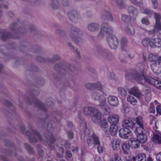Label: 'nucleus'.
I'll list each match as a JSON object with an SVG mask.
<instances>
[{"mask_svg": "<svg viewBox=\"0 0 161 161\" xmlns=\"http://www.w3.org/2000/svg\"><path fill=\"white\" fill-rule=\"evenodd\" d=\"M146 155L143 153H139L136 157L133 158V160L134 161H146Z\"/></svg>", "mask_w": 161, "mask_h": 161, "instance_id": "4be33fe9", "label": "nucleus"}, {"mask_svg": "<svg viewBox=\"0 0 161 161\" xmlns=\"http://www.w3.org/2000/svg\"><path fill=\"white\" fill-rule=\"evenodd\" d=\"M72 155L71 152L69 151H67L65 153V158L67 160H68V158H69L72 157Z\"/></svg>", "mask_w": 161, "mask_h": 161, "instance_id": "864d4df0", "label": "nucleus"}, {"mask_svg": "<svg viewBox=\"0 0 161 161\" xmlns=\"http://www.w3.org/2000/svg\"><path fill=\"white\" fill-rule=\"evenodd\" d=\"M135 124L132 120L126 119L122 122V126L126 128L133 129L135 126Z\"/></svg>", "mask_w": 161, "mask_h": 161, "instance_id": "a211bd4d", "label": "nucleus"}, {"mask_svg": "<svg viewBox=\"0 0 161 161\" xmlns=\"http://www.w3.org/2000/svg\"><path fill=\"white\" fill-rule=\"evenodd\" d=\"M156 110L158 113L161 114V105L157 106L156 108Z\"/></svg>", "mask_w": 161, "mask_h": 161, "instance_id": "680f3d73", "label": "nucleus"}, {"mask_svg": "<svg viewBox=\"0 0 161 161\" xmlns=\"http://www.w3.org/2000/svg\"><path fill=\"white\" fill-rule=\"evenodd\" d=\"M136 122L138 126H144L143 120L141 116H138L135 119Z\"/></svg>", "mask_w": 161, "mask_h": 161, "instance_id": "72a5a7b5", "label": "nucleus"}, {"mask_svg": "<svg viewBox=\"0 0 161 161\" xmlns=\"http://www.w3.org/2000/svg\"><path fill=\"white\" fill-rule=\"evenodd\" d=\"M26 146L27 147V150L30 153H32V150L31 147L28 144H25Z\"/></svg>", "mask_w": 161, "mask_h": 161, "instance_id": "052dcab7", "label": "nucleus"}, {"mask_svg": "<svg viewBox=\"0 0 161 161\" xmlns=\"http://www.w3.org/2000/svg\"><path fill=\"white\" fill-rule=\"evenodd\" d=\"M129 143L130 146L132 148L134 149L138 148L140 145V142L137 138L132 137L129 138Z\"/></svg>", "mask_w": 161, "mask_h": 161, "instance_id": "4468645a", "label": "nucleus"}, {"mask_svg": "<svg viewBox=\"0 0 161 161\" xmlns=\"http://www.w3.org/2000/svg\"><path fill=\"white\" fill-rule=\"evenodd\" d=\"M118 91L120 94L122 96H125L127 94L126 90L123 88H119L118 89Z\"/></svg>", "mask_w": 161, "mask_h": 161, "instance_id": "de8ad7c7", "label": "nucleus"}, {"mask_svg": "<svg viewBox=\"0 0 161 161\" xmlns=\"http://www.w3.org/2000/svg\"><path fill=\"white\" fill-rule=\"evenodd\" d=\"M145 131L144 126H139V127H137L135 131L136 134L137 135L143 134Z\"/></svg>", "mask_w": 161, "mask_h": 161, "instance_id": "c756f323", "label": "nucleus"}, {"mask_svg": "<svg viewBox=\"0 0 161 161\" xmlns=\"http://www.w3.org/2000/svg\"><path fill=\"white\" fill-rule=\"evenodd\" d=\"M125 30L126 33L129 35H134L135 31L133 26L130 25H129L125 28Z\"/></svg>", "mask_w": 161, "mask_h": 161, "instance_id": "a878e982", "label": "nucleus"}, {"mask_svg": "<svg viewBox=\"0 0 161 161\" xmlns=\"http://www.w3.org/2000/svg\"><path fill=\"white\" fill-rule=\"evenodd\" d=\"M142 13L149 17H151L153 14V11L149 9L145 8L142 11Z\"/></svg>", "mask_w": 161, "mask_h": 161, "instance_id": "4c0bfd02", "label": "nucleus"}, {"mask_svg": "<svg viewBox=\"0 0 161 161\" xmlns=\"http://www.w3.org/2000/svg\"><path fill=\"white\" fill-rule=\"evenodd\" d=\"M51 5L53 9H57L59 6V3L58 0H51Z\"/></svg>", "mask_w": 161, "mask_h": 161, "instance_id": "473e14b6", "label": "nucleus"}, {"mask_svg": "<svg viewBox=\"0 0 161 161\" xmlns=\"http://www.w3.org/2000/svg\"><path fill=\"white\" fill-rule=\"evenodd\" d=\"M10 0H0V8L3 7L7 8H8Z\"/></svg>", "mask_w": 161, "mask_h": 161, "instance_id": "2f4dec72", "label": "nucleus"}, {"mask_svg": "<svg viewBox=\"0 0 161 161\" xmlns=\"http://www.w3.org/2000/svg\"><path fill=\"white\" fill-rule=\"evenodd\" d=\"M116 3L117 7L120 9L125 8V5L122 0H115Z\"/></svg>", "mask_w": 161, "mask_h": 161, "instance_id": "f704fd0d", "label": "nucleus"}, {"mask_svg": "<svg viewBox=\"0 0 161 161\" xmlns=\"http://www.w3.org/2000/svg\"><path fill=\"white\" fill-rule=\"evenodd\" d=\"M62 4L64 6H67L69 4V2L68 0H63Z\"/></svg>", "mask_w": 161, "mask_h": 161, "instance_id": "e2e57ef3", "label": "nucleus"}, {"mask_svg": "<svg viewBox=\"0 0 161 161\" xmlns=\"http://www.w3.org/2000/svg\"><path fill=\"white\" fill-rule=\"evenodd\" d=\"M114 161H122L120 157L117 155L115 156L114 158ZM110 161H114L113 160H110ZM123 161H134L133 160V158L130 159H128L127 157L124 158Z\"/></svg>", "mask_w": 161, "mask_h": 161, "instance_id": "e433bc0d", "label": "nucleus"}, {"mask_svg": "<svg viewBox=\"0 0 161 161\" xmlns=\"http://www.w3.org/2000/svg\"><path fill=\"white\" fill-rule=\"evenodd\" d=\"M97 145V148L98 152L100 153H102L104 151V148L100 145V144Z\"/></svg>", "mask_w": 161, "mask_h": 161, "instance_id": "603ef678", "label": "nucleus"}, {"mask_svg": "<svg viewBox=\"0 0 161 161\" xmlns=\"http://www.w3.org/2000/svg\"><path fill=\"white\" fill-rule=\"evenodd\" d=\"M137 67L139 69H137L133 77L138 82L142 85L145 84L146 82L150 83L153 85L157 88L161 90V81L144 75V66L142 63L138 64Z\"/></svg>", "mask_w": 161, "mask_h": 161, "instance_id": "f257e3e1", "label": "nucleus"}, {"mask_svg": "<svg viewBox=\"0 0 161 161\" xmlns=\"http://www.w3.org/2000/svg\"><path fill=\"white\" fill-rule=\"evenodd\" d=\"M93 109L91 107H87L85 108L84 110V114L86 115H90L93 112Z\"/></svg>", "mask_w": 161, "mask_h": 161, "instance_id": "c9c22d12", "label": "nucleus"}, {"mask_svg": "<svg viewBox=\"0 0 161 161\" xmlns=\"http://www.w3.org/2000/svg\"><path fill=\"white\" fill-rule=\"evenodd\" d=\"M119 136L123 139H127L133 137L132 134L129 128L124 127L119 130Z\"/></svg>", "mask_w": 161, "mask_h": 161, "instance_id": "1a4fd4ad", "label": "nucleus"}, {"mask_svg": "<svg viewBox=\"0 0 161 161\" xmlns=\"http://www.w3.org/2000/svg\"><path fill=\"white\" fill-rule=\"evenodd\" d=\"M109 103L113 106H116L119 104V101L117 97L114 96H109L108 98Z\"/></svg>", "mask_w": 161, "mask_h": 161, "instance_id": "6ab92c4d", "label": "nucleus"}, {"mask_svg": "<svg viewBox=\"0 0 161 161\" xmlns=\"http://www.w3.org/2000/svg\"><path fill=\"white\" fill-rule=\"evenodd\" d=\"M82 34L81 31L79 29L73 26L70 29L69 36L73 41L77 44H80L83 42L80 37Z\"/></svg>", "mask_w": 161, "mask_h": 161, "instance_id": "7ed1b4c3", "label": "nucleus"}, {"mask_svg": "<svg viewBox=\"0 0 161 161\" xmlns=\"http://www.w3.org/2000/svg\"><path fill=\"white\" fill-rule=\"evenodd\" d=\"M154 29L155 31L161 30V24L160 22L156 23L154 26Z\"/></svg>", "mask_w": 161, "mask_h": 161, "instance_id": "8fccbe9b", "label": "nucleus"}, {"mask_svg": "<svg viewBox=\"0 0 161 161\" xmlns=\"http://www.w3.org/2000/svg\"><path fill=\"white\" fill-rule=\"evenodd\" d=\"M19 29L17 28V24L16 23H14L11 25L10 27V30L11 31L14 32H15L16 31L19 30L20 31H21Z\"/></svg>", "mask_w": 161, "mask_h": 161, "instance_id": "a18cd8bd", "label": "nucleus"}, {"mask_svg": "<svg viewBox=\"0 0 161 161\" xmlns=\"http://www.w3.org/2000/svg\"><path fill=\"white\" fill-rule=\"evenodd\" d=\"M87 29L91 32H95L98 31L100 28V26L98 24L92 22L89 24L87 26Z\"/></svg>", "mask_w": 161, "mask_h": 161, "instance_id": "dca6fc26", "label": "nucleus"}, {"mask_svg": "<svg viewBox=\"0 0 161 161\" xmlns=\"http://www.w3.org/2000/svg\"><path fill=\"white\" fill-rule=\"evenodd\" d=\"M37 59L41 62H43L44 61V59L43 58L40 57H37Z\"/></svg>", "mask_w": 161, "mask_h": 161, "instance_id": "774afa93", "label": "nucleus"}, {"mask_svg": "<svg viewBox=\"0 0 161 161\" xmlns=\"http://www.w3.org/2000/svg\"><path fill=\"white\" fill-rule=\"evenodd\" d=\"M152 141L155 144L161 143V133L157 131L152 138Z\"/></svg>", "mask_w": 161, "mask_h": 161, "instance_id": "f3484780", "label": "nucleus"}, {"mask_svg": "<svg viewBox=\"0 0 161 161\" xmlns=\"http://www.w3.org/2000/svg\"><path fill=\"white\" fill-rule=\"evenodd\" d=\"M127 100L130 104L134 105H135L137 102L133 95H129L127 97Z\"/></svg>", "mask_w": 161, "mask_h": 161, "instance_id": "7c9ffc66", "label": "nucleus"}, {"mask_svg": "<svg viewBox=\"0 0 161 161\" xmlns=\"http://www.w3.org/2000/svg\"><path fill=\"white\" fill-rule=\"evenodd\" d=\"M93 87L97 89L100 93L101 92L103 88V86L100 82L93 84Z\"/></svg>", "mask_w": 161, "mask_h": 161, "instance_id": "58836bf2", "label": "nucleus"}, {"mask_svg": "<svg viewBox=\"0 0 161 161\" xmlns=\"http://www.w3.org/2000/svg\"><path fill=\"white\" fill-rule=\"evenodd\" d=\"M101 18L103 23L105 24H108L114 21V18L111 13L108 11H105L101 14Z\"/></svg>", "mask_w": 161, "mask_h": 161, "instance_id": "6e6552de", "label": "nucleus"}, {"mask_svg": "<svg viewBox=\"0 0 161 161\" xmlns=\"http://www.w3.org/2000/svg\"><path fill=\"white\" fill-rule=\"evenodd\" d=\"M43 140L46 142L48 143L49 146L50 147H51V145L53 144L55 141L54 136L52 134H51L50 136H49L48 138V137H45V138H44L43 137Z\"/></svg>", "mask_w": 161, "mask_h": 161, "instance_id": "b1692460", "label": "nucleus"}, {"mask_svg": "<svg viewBox=\"0 0 161 161\" xmlns=\"http://www.w3.org/2000/svg\"><path fill=\"white\" fill-rule=\"evenodd\" d=\"M85 134V137L86 139V142L88 146H91L93 143L95 145L100 144L99 138L95 134H93L92 136L87 137V136L89 134V130L88 129H86Z\"/></svg>", "mask_w": 161, "mask_h": 161, "instance_id": "0eeeda50", "label": "nucleus"}, {"mask_svg": "<svg viewBox=\"0 0 161 161\" xmlns=\"http://www.w3.org/2000/svg\"><path fill=\"white\" fill-rule=\"evenodd\" d=\"M61 150L62 151V154H59V153L57 154V155L59 158H62L63 157V154L64 153V150L63 149H61Z\"/></svg>", "mask_w": 161, "mask_h": 161, "instance_id": "338daca9", "label": "nucleus"}, {"mask_svg": "<svg viewBox=\"0 0 161 161\" xmlns=\"http://www.w3.org/2000/svg\"><path fill=\"white\" fill-rule=\"evenodd\" d=\"M107 41L111 48H116L119 44L117 38L114 35H110L108 37Z\"/></svg>", "mask_w": 161, "mask_h": 161, "instance_id": "9d476101", "label": "nucleus"}, {"mask_svg": "<svg viewBox=\"0 0 161 161\" xmlns=\"http://www.w3.org/2000/svg\"><path fill=\"white\" fill-rule=\"evenodd\" d=\"M26 134L29 136V141L32 143H36L38 141H42V139L39 134L36 131L33 132L32 134V136L31 137V134L28 131L26 132Z\"/></svg>", "mask_w": 161, "mask_h": 161, "instance_id": "9b49d317", "label": "nucleus"}, {"mask_svg": "<svg viewBox=\"0 0 161 161\" xmlns=\"http://www.w3.org/2000/svg\"><path fill=\"white\" fill-rule=\"evenodd\" d=\"M141 23L143 25H148L150 24V22L149 20L145 18H143L141 20Z\"/></svg>", "mask_w": 161, "mask_h": 161, "instance_id": "3c124183", "label": "nucleus"}, {"mask_svg": "<svg viewBox=\"0 0 161 161\" xmlns=\"http://www.w3.org/2000/svg\"><path fill=\"white\" fill-rule=\"evenodd\" d=\"M102 92L100 93L99 91L96 90L93 92L92 94V98L94 100L98 99L100 103L99 105L101 107L105 106L106 104V97L105 94H103Z\"/></svg>", "mask_w": 161, "mask_h": 161, "instance_id": "423d86ee", "label": "nucleus"}, {"mask_svg": "<svg viewBox=\"0 0 161 161\" xmlns=\"http://www.w3.org/2000/svg\"><path fill=\"white\" fill-rule=\"evenodd\" d=\"M132 4L136 5H141L143 4V0H129Z\"/></svg>", "mask_w": 161, "mask_h": 161, "instance_id": "37998d69", "label": "nucleus"}, {"mask_svg": "<svg viewBox=\"0 0 161 161\" xmlns=\"http://www.w3.org/2000/svg\"><path fill=\"white\" fill-rule=\"evenodd\" d=\"M68 137L69 139H71L73 138V134L72 132H68Z\"/></svg>", "mask_w": 161, "mask_h": 161, "instance_id": "69168bd1", "label": "nucleus"}, {"mask_svg": "<svg viewBox=\"0 0 161 161\" xmlns=\"http://www.w3.org/2000/svg\"><path fill=\"white\" fill-rule=\"evenodd\" d=\"M121 19L122 21L124 22H128L130 21V18L128 15L123 14L122 15Z\"/></svg>", "mask_w": 161, "mask_h": 161, "instance_id": "c03bdc74", "label": "nucleus"}, {"mask_svg": "<svg viewBox=\"0 0 161 161\" xmlns=\"http://www.w3.org/2000/svg\"><path fill=\"white\" fill-rule=\"evenodd\" d=\"M69 18L72 21L75 22L80 18V16L77 12L75 11H71L68 14Z\"/></svg>", "mask_w": 161, "mask_h": 161, "instance_id": "2eb2a0df", "label": "nucleus"}, {"mask_svg": "<svg viewBox=\"0 0 161 161\" xmlns=\"http://www.w3.org/2000/svg\"><path fill=\"white\" fill-rule=\"evenodd\" d=\"M150 46L151 47H161V40L159 38H154L151 40Z\"/></svg>", "mask_w": 161, "mask_h": 161, "instance_id": "aec40b11", "label": "nucleus"}, {"mask_svg": "<svg viewBox=\"0 0 161 161\" xmlns=\"http://www.w3.org/2000/svg\"><path fill=\"white\" fill-rule=\"evenodd\" d=\"M68 46L72 50H75V47L73 46L72 45V43L70 42H68L67 43Z\"/></svg>", "mask_w": 161, "mask_h": 161, "instance_id": "0e129e2a", "label": "nucleus"}, {"mask_svg": "<svg viewBox=\"0 0 161 161\" xmlns=\"http://www.w3.org/2000/svg\"><path fill=\"white\" fill-rule=\"evenodd\" d=\"M148 112L150 113L154 114L155 112L154 105L153 103H151L149 108L148 109Z\"/></svg>", "mask_w": 161, "mask_h": 161, "instance_id": "49530a36", "label": "nucleus"}, {"mask_svg": "<svg viewBox=\"0 0 161 161\" xmlns=\"http://www.w3.org/2000/svg\"><path fill=\"white\" fill-rule=\"evenodd\" d=\"M156 158L157 161H161V152L157 154Z\"/></svg>", "mask_w": 161, "mask_h": 161, "instance_id": "13d9d810", "label": "nucleus"}, {"mask_svg": "<svg viewBox=\"0 0 161 161\" xmlns=\"http://www.w3.org/2000/svg\"><path fill=\"white\" fill-rule=\"evenodd\" d=\"M65 65H60L59 68H60L59 71L61 73L63 74H64L66 73V71H68L69 70V69L68 68H65Z\"/></svg>", "mask_w": 161, "mask_h": 161, "instance_id": "ea45409f", "label": "nucleus"}, {"mask_svg": "<svg viewBox=\"0 0 161 161\" xmlns=\"http://www.w3.org/2000/svg\"><path fill=\"white\" fill-rule=\"evenodd\" d=\"M113 31L112 28L109 26L103 27L101 29L100 31L98 34L99 37L102 38L104 35L105 33L107 34L111 33Z\"/></svg>", "mask_w": 161, "mask_h": 161, "instance_id": "f8f14e48", "label": "nucleus"}, {"mask_svg": "<svg viewBox=\"0 0 161 161\" xmlns=\"http://www.w3.org/2000/svg\"><path fill=\"white\" fill-rule=\"evenodd\" d=\"M151 40L149 38H146L143 39L142 41V44L145 47H147L149 45H150Z\"/></svg>", "mask_w": 161, "mask_h": 161, "instance_id": "79ce46f5", "label": "nucleus"}, {"mask_svg": "<svg viewBox=\"0 0 161 161\" xmlns=\"http://www.w3.org/2000/svg\"><path fill=\"white\" fill-rule=\"evenodd\" d=\"M111 143L112 148L114 150H117L119 148L120 141L119 139L117 138L114 139L111 142Z\"/></svg>", "mask_w": 161, "mask_h": 161, "instance_id": "5701e85b", "label": "nucleus"}, {"mask_svg": "<svg viewBox=\"0 0 161 161\" xmlns=\"http://www.w3.org/2000/svg\"><path fill=\"white\" fill-rule=\"evenodd\" d=\"M127 10L130 15L133 17L136 16L138 13L137 9L132 6H129Z\"/></svg>", "mask_w": 161, "mask_h": 161, "instance_id": "412c9836", "label": "nucleus"}, {"mask_svg": "<svg viewBox=\"0 0 161 161\" xmlns=\"http://www.w3.org/2000/svg\"><path fill=\"white\" fill-rule=\"evenodd\" d=\"M117 130L118 127L116 125H111L109 129V131L111 135L113 136L115 135L117 133Z\"/></svg>", "mask_w": 161, "mask_h": 161, "instance_id": "cd10ccee", "label": "nucleus"}, {"mask_svg": "<svg viewBox=\"0 0 161 161\" xmlns=\"http://www.w3.org/2000/svg\"><path fill=\"white\" fill-rule=\"evenodd\" d=\"M130 146L129 142H125L123 144L122 147V150L125 154H127L129 152L130 147Z\"/></svg>", "mask_w": 161, "mask_h": 161, "instance_id": "393cba45", "label": "nucleus"}, {"mask_svg": "<svg viewBox=\"0 0 161 161\" xmlns=\"http://www.w3.org/2000/svg\"><path fill=\"white\" fill-rule=\"evenodd\" d=\"M93 53L97 56L103 57L108 59H110L112 55L110 53H108L107 50L103 48L101 46H95L93 49Z\"/></svg>", "mask_w": 161, "mask_h": 161, "instance_id": "39448f33", "label": "nucleus"}, {"mask_svg": "<svg viewBox=\"0 0 161 161\" xmlns=\"http://www.w3.org/2000/svg\"><path fill=\"white\" fill-rule=\"evenodd\" d=\"M137 139L140 142L145 143L147 141V137L144 134L137 135Z\"/></svg>", "mask_w": 161, "mask_h": 161, "instance_id": "c85d7f7f", "label": "nucleus"}, {"mask_svg": "<svg viewBox=\"0 0 161 161\" xmlns=\"http://www.w3.org/2000/svg\"><path fill=\"white\" fill-rule=\"evenodd\" d=\"M10 37L11 36L9 35V34H8L7 35H4V34H3L2 36V38L3 40H4L6 38ZM12 37L13 38H15L14 37Z\"/></svg>", "mask_w": 161, "mask_h": 161, "instance_id": "bf43d9fd", "label": "nucleus"}, {"mask_svg": "<svg viewBox=\"0 0 161 161\" xmlns=\"http://www.w3.org/2000/svg\"><path fill=\"white\" fill-rule=\"evenodd\" d=\"M36 103V106L40 108L42 110H44L45 111H46L45 109V108L44 105L42 104L39 101H37V102Z\"/></svg>", "mask_w": 161, "mask_h": 161, "instance_id": "09e8293b", "label": "nucleus"}, {"mask_svg": "<svg viewBox=\"0 0 161 161\" xmlns=\"http://www.w3.org/2000/svg\"><path fill=\"white\" fill-rule=\"evenodd\" d=\"M153 8L156 9L157 8L158 3L157 0H151Z\"/></svg>", "mask_w": 161, "mask_h": 161, "instance_id": "6e6d98bb", "label": "nucleus"}, {"mask_svg": "<svg viewBox=\"0 0 161 161\" xmlns=\"http://www.w3.org/2000/svg\"><path fill=\"white\" fill-rule=\"evenodd\" d=\"M129 93L138 97H140L141 96L138 89L136 87L131 88L129 91Z\"/></svg>", "mask_w": 161, "mask_h": 161, "instance_id": "bb28decb", "label": "nucleus"}, {"mask_svg": "<svg viewBox=\"0 0 161 161\" xmlns=\"http://www.w3.org/2000/svg\"><path fill=\"white\" fill-rule=\"evenodd\" d=\"M92 120L94 122H98L100 126L102 128H106L108 127V124L106 120L101 117V113L97 110L94 111Z\"/></svg>", "mask_w": 161, "mask_h": 161, "instance_id": "20e7f679", "label": "nucleus"}, {"mask_svg": "<svg viewBox=\"0 0 161 161\" xmlns=\"http://www.w3.org/2000/svg\"><path fill=\"white\" fill-rule=\"evenodd\" d=\"M155 18V19L156 23L160 22V20L161 19V16L160 15L157 14L155 13L154 14Z\"/></svg>", "mask_w": 161, "mask_h": 161, "instance_id": "5fc2aeb1", "label": "nucleus"}, {"mask_svg": "<svg viewBox=\"0 0 161 161\" xmlns=\"http://www.w3.org/2000/svg\"><path fill=\"white\" fill-rule=\"evenodd\" d=\"M85 87L88 89H91L93 87V84L90 83H86L85 85Z\"/></svg>", "mask_w": 161, "mask_h": 161, "instance_id": "4d7b16f0", "label": "nucleus"}, {"mask_svg": "<svg viewBox=\"0 0 161 161\" xmlns=\"http://www.w3.org/2000/svg\"><path fill=\"white\" fill-rule=\"evenodd\" d=\"M119 117V116L115 114L109 115L108 117V119L109 122L113 125H116L118 123Z\"/></svg>", "mask_w": 161, "mask_h": 161, "instance_id": "ddd939ff", "label": "nucleus"}, {"mask_svg": "<svg viewBox=\"0 0 161 161\" xmlns=\"http://www.w3.org/2000/svg\"><path fill=\"white\" fill-rule=\"evenodd\" d=\"M148 60L150 62V66L152 70L156 73H161V56L158 57L152 54L148 56Z\"/></svg>", "mask_w": 161, "mask_h": 161, "instance_id": "f03ea898", "label": "nucleus"}, {"mask_svg": "<svg viewBox=\"0 0 161 161\" xmlns=\"http://www.w3.org/2000/svg\"><path fill=\"white\" fill-rule=\"evenodd\" d=\"M127 40L126 38H123L121 39V42L122 48L124 50H126Z\"/></svg>", "mask_w": 161, "mask_h": 161, "instance_id": "a19ab883", "label": "nucleus"}]
</instances>
